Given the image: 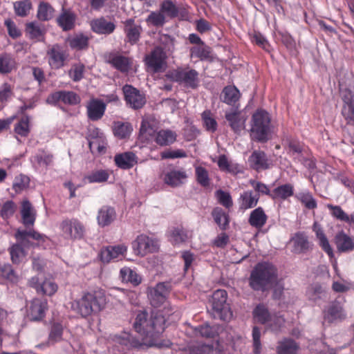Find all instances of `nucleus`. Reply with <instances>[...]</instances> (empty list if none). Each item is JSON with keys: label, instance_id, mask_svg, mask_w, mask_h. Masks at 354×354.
Instances as JSON below:
<instances>
[{"label": "nucleus", "instance_id": "nucleus-1", "mask_svg": "<svg viewBox=\"0 0 354 354\" xmlns=\"http://www.w3.org/2000/svg\"><path fill=\"white\" fill-rule=\"evenodd\" d=\"M166 320L165 315L160 310L152 311L150 317L146 310H138L133 327L149 346H157L158 339L166 328Z\"/></svg>", "mask_w": 354, "mask_h": 354}, {"label": "nucleus", "instance_id": "nucleus-2", "mask_svg": "<svg viewBox=\"0 0 354 354\" xmlns=\"http://www.w3.org/2000/svg\"><path fill=\"white\" fill-rule=\"evenodd\" d=\"M15 238L17 243L12 244L8 251L12 263L17 265L26 258V252L24 246L46 249L50 241L47 236L34 229L27 230L19 228L15 232Z\"/></svg>", "mask_w": 354, "mask_h": 354}, {"label": "nucleus", "instance_id": "nucleus-3", "mask_svg": "<svg viewBox=\"0 0 354 354\" xmlns=\"http://www.w3.org/2000/svg\"><path fill=\"white\" fill-rule=\"evenodd\" d=\"M277 269L268 261L259 262L250 272L249 286L254 291L264 292L276 280Z\"/></svg>", "mask_w": 354, "mask_h": 354}, {"label": "nucleus", "instance_id": "nucleus-4", "mask_svg": "<svg viewBox=\"0 0 354 354\" xmlns=\"http://www.w3.org/2000/svg\"><path fill=\"white\" fill-rule=\"evenodd\" d=\"M250 138L258 143H266L271 136V118L269 113L258 109L252 115L250 120Z\"/></svg>", "mask_w": 354, "mask_h": 354}, {"label": "nucleus", "instance_id": "nucleus-5", "mask_svg": "<svg viewBox=\"0 0 354 354\" xmlns=\"http://www.w3.org/2000/svg\"><path fill=\"white\" fill-rule=\"evenodd\" d=\"M104 305L105 297L103 295L97 292H87L81 298L73 301L71 308L73 311L86 318L100 312Z\"/></svg>", "mask_w": 354, "mask_h": 354}, {"label": "nucleus", "instance_id": "nucleus-6", "mask_svg": "<svg viewBox=\"0 0 354 354\" xmlns=\"http://www.w3.org/2000/svg\"><path fill=\"white\" fill-rule=\"evenodd\" d=\"M198 76V72L189 67H179L172 71L170 74L167 75V77L173 82L192 89H196L198 87L200 82Z\"/></svg>", "mask_w": 354, "mask_h": 354}, {"label": "nucleus", "instance_id": "nucleus-7", "mask_svg": "<svg viewBox=\"0 0 354 354\" xmlns=\"http://www.w3.org/2000/svg\"><path fill=\"white\" fill-rule=\"evenodd\" d=\"M339 95L343 102L341 114L346 124L354 127V85L341 86Z\"/></svg>", "mask_w": 354, "mask_h": 354}, {"label": "nucleus", "instance_id": "nucleus-8", "mask_svg": "<svg viewBox=\"0 0 354 354\" xmlns=\"http://www.w3.org/2000/svg\"><path fill=\"white\" fill-rule=\"evenodd\" d=\"M167 54L160 46H155L144 58L145 65L148 72L162 73L167 68Z\"/></svg>", "mask_w": 354, "mask_h": 354}, {"label": "nucleus", "instance_id": "nucleus-9", "mask_svg": "<svg viewBox=\"0 0 354 354\" xmlns=\"http://www.w3.org/2000/svg\"><path fill=\"white\" fill-rule=\"evenodd\" d=\"M227 293L226 290L218 289L214 292L212 298V316L214 319L226 321L232 316L227 304Z\"/></svg>", "mask_w": 354, "mask_h": 354}, {"label": "nucleus", "instance_id": "nucleus-10", "mask_svg": "<svg viewBox=\"0 0 354 354\" xmlns=\"http://www.w3.org/2000/svg\"><path fill=\"white\" fill-rule=\"evenodd\" d=\"M60 229L65 237L71 240H80L85 233L84 224L75 218L63 220L60 223Z\"/></svg>", "mask_w": 354, "mask_h": 354}, {"label": "nucleus", "instance_id": "nucleus-11", "mask_svg": "<svg viewBox=\"0 0 354 354\" xmlns=\"http://www.w3.org/2000/svg\"><path fill=\"white\" fill-rule=\"evenodd\" d=\"M124 100L127 105L134 110L143 107L146 103L145 95L140 91L131 85L126 84L122 88Z\"/></svg>", "mask_w": 354, "mask_h": 354}, {"label": "nucleus", "instance_id": "nucleus-12", "mask_svg": "<svg viewBox=\"0 0 354 354\" xmlns=\"http://www.w3.org/2000/svg\"><path fill=\"white\" fill-rule=\"evenodd\" d=\"M290 241L292 243V252L297 254H307L312 251L314 247V244L309 241L308 236L304 231L295 232Z\"/></svg>", "mask_w": 354, "mask_h": 354}, {"label": "nucleus", "instance_id": "nucleus-13", "mask_svg": "<svg viewBox=\"0 0 354 354\" xmlns=\"http://www.w3.org/2000/svg\"><path fill=\"white\" fill-rule=\"evenodd\" d=\"M47 57L52 68L60 69L65 65L68 54L59 44H56L48 50Z\"/></svg>", "mask_w": 354, "mask_h": 354}, {"label": "nucleus", "instance_id": "nucleus-14", "mask_svg": "<svg viewBox=\"0 0 354 354\" xmlns=\"http://www.w3.org/2000/svg\"><path fill=\"white\" fill-rule=\"evenodd\" d=\"M127 247L124 244L108 245L100 250L99 257L102 262L109 263L111 260L121 259L124 257Z\"/></svg>", "mask_w": 354, "mask_h": 354}, {"label": "nucleus", "instance_id": "nucleus-15", "mask_svg": "<svg viewBox=\"0 0 354 354\" xmlns=\"http://www.w3.org/2000/svg\"><path fill=\"white\" fill-rule=\"evenodd\" d=\"M53 161V156L44 149H39L37 152L30 156V162L37 171H46Z\"/></svg>", "mask_w": 354, "mask_h": 354}, {"label": "nucleus", "instance_id": "nucleus-16", "mask_svg": "<svg viewBox=\"0 0 354 354\" xmlns=\"http://www.w3.org/2000/svg\"><path fill=\"white\" fill-rule=\"evenodd\" d=\"M133 252L136 255L144 256L155 251L153 239L145 234H140L131 243Z\"/></svg>", "mask_w": 354, "mask_h": 354}, {"label": "nucleus", "instance_id": "nucleus-17", "mask_svg": "<svg viewBox=\"0 0 354 354\" xmlns=\"http://www.w3.org/2000/svg\"><path fill=\"white\" fill-rule=\"evenodd\" d=\"M248 162L250 167L257 171L266 170L271 165L267 154L261 150H254L249 156Z\"/></svg>", "mask_w": 354, "mask_h": 354}, {"label": "nucleus", "instance_id": "nucleus-18", "mask_svg": "<svg viewBox=\"0 0 354 354\" xmlns=\"http://www.w3.org/2000/svg\"><path fill=\"white\" fill-rule=\"evenodd\" d=\"M48 303L46 299H33L28 310V315L32 321H40L45 317Z\"/></svg>", "mask_w": 354, "mask_h": 354}, {"label": "nucleus", "instance_id": "nucleus-19", "mask_svg": "<svg viewBox=\"0 0 354 354\" xmlns=\"http://www.w3.org/2000/svg\"><path fill=\"white\" fill-rule=\"evenodd\" d=\"M312 230L315 233L318 244L324 251L330 259L334 258V252L328 239L324 232V230L320 223L315 221L312 225Z\"/></svg>", "mask_w": 354, "mask_h": 354}, {"label": "nucleus", "instance_id": "nucleus-20", "mask_svg": "<svg viewBox=\"0 0 354 354\" xmlns=\"http://www.w3.org/2000/svg\"><path fill=\"white\" fill-rule=\"evenodd\" d=\"M140 25L135 24V20L133 18L127 19L124 22V32L126 35L127 41L131 45H135L140 40L142 32Z\"/></svg>", "mask_w": 354, "mask_h": 354}, {"label": "nucleus", "instance_id": "nucleus-21", "mask_svg": "<svg viewBox=\"0 0 354 354\" xmlns=\"http://www.w3.org/2000/svg\"><path fill=\"white\" fill-rule=\"evenodd\" d=\"M90 26L93 32L104 35H111L116 28L113 22L107 21L104 17L91 20Z\"/></svg>", "mask_w": 354, "mask_h": 354}, {"label": "nucleus", "instance_id": "nucleus-22", "mask_svg": "<svg viewBox=\"0 0 354 354\" xmlns=\"http://www.w3.org/2000/svg\"><path fill=\"white\" fill-rule=\"evenodd\" d=\"M106 62L122 73L128 72L131 66V61L129 57L116 53H110L106 57Z\"/></svg>", "mask_w": 354, "mask_h": 354}, {"label": "nucleus", "instance_id": "nucleus-23", "mask_svg": "<svg viewBox=\"0 0 354 354\" xmlns=\"http://www.w3.org/2000/svg\"><path fill=\"white\" fill-rule=\"evenodd\" d=\"M334 241L339 253H347L354 250V238L346 234L343 230L336 234Z\"/></svg>", "mask_w": 354, "mask_h": 354}, {"label": "nucleus", "instance_id": "nucleus-24", "mask_svg": "<svg viewBox=\"0 0 354 354\" xmlns=\"http://www.w3.org/2000/svg\"><path fill=\"white\" fill-rule=\"evenodd\" d=\"M114 341L122 346L124 351H129L134 348H140L143 344L138 338L130 334L129 333H123L121 335H115Z\"/></svg>", "mask_w": 354, "mask_h": 354}, {"label": "nucleus", "instance_id": "nucleus-25", "mask_svg": "<svg viewBox=\"0 0 354 354\" xmlns=\"http://www.w3.org/2000/svg\"><path fill=\"white\" fill-rule=\"evenodd\" d=\"M116 216L117 214L114 207L103 205L97 212V224L101 227L109 226L115 220Z\"/></svg>", "mask_w": 354, "mask_h": 354}, {"label": "nucleus", "instance_id": "nucleus-26", "mask_svg": "<svg viewBox=\"0 0 354 354\" xmlns=\"http://www.w3.org/2000/svg\"><path fill=\"white\" fill-rule=\"evenodd\" d=\"M75 20L76 15L71 10L62 8V12L56 21L63 31H69L75 28Z\"/></svg>", "mask_w": 354, "mask_h": 354}, {"label": "nucleus", "instance_id": "nucleus-27", "mask_svg": "<svg viewBox=\"0 0 354 354\" xmlns=\"http://www.w3.org/2000/svg\"><path fill=\"white\" fill-rule=\"evenodd\" d=\"M87 116L91 121H97L104 115L106 111V104L102 100L93 99L88 104Z\"/></svg>", "mask_w": 354, "mask_h": 354}, {"label": "nucleus", "instance_id": "nucleus-28", "mask_svg": "<svg viewBox=\"0 0 354 354\" xmlns=\"http://www.w3.org/2000/svg\"><path fill=\"white\" fill-rule=\"evenodd\" d=\"M25 32L30 39L42 41L44 39L46 30L44 24L33 21L26 24Z\"/></svg>", "mask_w": 354, "mask_h": 354}, {"label": "nucleus", "instance_id": "nucleus-29", "mask_svg": "<svg viewBox=\"0 0 354 354\" xmlns=\"http://www.w3.org/2000/svg\"><path fill=\"white\" fill-rule=\"evenodd\" d=\"M138 158L132 151H126L115 156L114 160L116 166L122 169H129L137 164Z\"/></svg>", "mask_w": 354, "mask_h": 354}, {"label": "nucleus", "instance_id": "nucleus-30", "mask_svg": "<svg viewBox=\"0 0 354 354\" xmlns=\"http://www.w3.org/2000/svg\"><path fill=\"white\" fill-rule=\"evenodd\" d=\"M21 223L28 229L32 227L36 220L35 210L28 200H24L21 203Z\"/></svg>", "mask_w": 354, "mask_h": 354}, {"label": "nucleus", "instance_id": "nucleus-31", "mask_svg": "<svg viewBox=\"0 0 354 354\" xmlns=\"http://www.w3.org/2000/svg\"><path fill=\"white\" fill-rule=\"evenodd\" d=\"M260 195L254 194L252 190L244 191L239 198V209L245 211L256 207Z\"/></svg>", "mask_w": 354, "mask_h": 354}, {"label": "nucleus", "instance_id": "nucleus-32", "mask_svg": "<svg viewBox=\"0 0 354 354\" xmlns=\"http://www.w3.org/2000/svg\"><path fill=\"white\" fill-rule=\"evenodd\" d=\"M241 97L239 90L235 86H226L223 88L221 100L231 106H234Z\"/></svg>", "mask_w": 354, "mask_h": 354}, {"label": "nucleus", "instance_id": "nucleus-33", "mask_svg": "<svg viewBox=\"0 0 354 354\" xmlns=\"http://www.w3.org/2000/svg\"><path fill=\"white\" fill-rule=\"evenodd\" d=\"M268 216L261 207H258L253 209L248 218L249 224L256 229H261L266 223Z\"/></svg>", "mask_w": 354, "mask_h": 354}, {"label": "nucleus", "instance_id": "nucleus-34", "mask_svg": "<svg viewBox=\"0 0 354 354\" xmlns=\"http://www.w3.org/2000/svg\"><path fill=\"white\" fill-rule=\"evenodd\" d=\"M187 178V176L185 171L173 169L165 175L164 181L167 185L176 187L181 185Z\"/></svg>", "mask_w": 354, "mask_h": 354}, {"label": "nucleus", "instance_id": "nucleus-35", "mask_svg": "<svg viewBox=\"0 0 354 354\" xmlns=\"http://www.w3.org/2000/svg\"><path fill=\"white\" fill-rule=\"evenodd\" d=\"M212 216L220 230L224 231L229 227L230 216L221 207H216L212 211Z\"/></svg>", "mask_w": 354, "mask_h": 354}, {"label": "nucleus", "instance_id": "nucleus-36", "mask_svg": "<svg viewBox=\"0 0 354 354\" xmlns=\"http://www.w3.org/2000/svg\"><path fill=\"white\" fill-rule=\"evenodd\" d=\"M299 345L291 338H283L277 346V354H297Z\"/></svg>", "mask_w": 354, "mask_h": 354}, {"label": "nucleus", "instance_id": "nucleus-37", "mask_svg": "<svg viewBox=\"0 0 354 354\" xmlns=\"http://www.w3.org/2000/svg\"><path fill=\"white\" fill-rule=\"evenodd\" d=\"M55 12L54 8L48 2L40 1L36 17L39 21H48L53 19Z\"/></svg>", "mask_w": 354, "mask_h": 354}, {"label": "nucleus", "instance_id": "nucleus-38", "mask_svg": "<svg viewBox=\"0 0 354 354\" xmlns=\"http://www.w3.org/2000/svg\"><path fill=\"white\" fill-rule=\"evenodd\" d=\"M225 118L228 122L229 126L235 133H239L241 130L242 122L241 119V112L238 110V106L233 109L231 111H225Z\"/></svg>", "mask_w": 354, "mask_h": 354}, {"label": "nucleus", "instance_id": "nucleus-39", "mask_svg": "<svg viewBox=\"0 0 354 354\" xmlns=\"http://www.w3.org/2000/svg\"><path fill=\"white\" fill-rule=\"evenodd\" d=\"M176 132L170 129H161L157 132L155 141L160 146H168L176 140Z\"/></svg>", "mask_w": 354, "mask_h": 354}, {"label": "nucleus", "instance_id": "nucleus-40", "mask_svg": "<svg viewBox=\"0 0 354 354\" xmlns=\"http://www.w3.org/2000/svg\"><path fill=\"white\" fill-rule=\"evenodd\" d=\"M252 315L254 320L261 324L268 323L272 316L268 308L263 304H259L256 306L253 309Z\"/></svg>", "mask_w": 354, "mask_h": 354}, {"label": "nucleus", "instance_id": "nucleus-41", "mask_svg": "<svg viewBox=\"0 0 354 354\" xmlns=\"http://www.w3.org/2000/svg\"><path fill=\"white\" fill-rule=\"evenodd\" d=\"M68 44L72 49L82 50L87 49L89 44V38L83 33L75 34L68 38Z\"/></svg>", "mask_w": 354, "mask_h": 354}, {"label": "nucleus", "instance_id": "nucleus-42", "mask_svg": "<svg viewBox=\"0 0 354 354\" xmlns=\"http://www.w3.org/2000/svg\"><path fill=\"white\" fill-rule=\"evenodd\" d=\"M295 197L308 209H315L317 207V201L308 189L297 193Z\"/></svg>", "mask_w": 354, "mask_h": 354}, {"label": "nucleus", "instance_id": "nucleus-43", "mask_svg": "<svg viewBox=\"0 0 354 354\" xmlns=\"http://www.w3.org/2000/svg\"><path fill=\"white\" fill-rule=\"evenodd\" d=\"M294 187L290 183L281 185L274 188L272 192L270 198L272 199L280 198L286 200L288 198L293 196Z\"/></svg>", "mask_w": 354, "mask_h": 354}, {"label": "nucleus", "instance_id": "nucleus-44", "mask_svg": "<svg viewBox=\"0 0 354 354\" xmlns=\"http://www.w3.org/2000/svg\"><path fill=\"white\" fill-rule=\"evenodd\" d=\"M120 277L122 281L130 283L133 286H137L141 283L139 274L129 268H122L120 271Z\"/></svg>", "mask_w": 354, "mask_h": 354}, {"label": "nucleus", "instance_id": "nucleus-45", "mask_svg": "<svg viewBox=\"0 0 354 354\" xmlns=\"http://www.w3.org/2000/svg\"><path fill=\"white\" fill-rule=\"evenodd\" d=\"M15 66V60L10 54H0V74L6 75L11 73Z\"/></svg>", "mask_w": 354, "mask_h": 354}, {"label": "nucleus", "instance_id": "nucleus-46", "mask_svg": "<svg viewBox=\"0 0 354 354\" xmlns=\"http://www.w3.org/2000/svg\"><path fill=\"white\" fill-rule=\"evenodd\" d=\"M192 57L198 58L201 61L207 60L211 57V48L205 44L192 46L190 48Z\"/></svg>", "mask_w": 354, "mask_h": 354}, {"label": "nucleus", "instance_id": "nucleus-47", "mask_svg": "<svg viewBox=\"0 0 354 354\" xmlns=\"http://www.w3.org/2000/svg\"><path fill=\"white\" fill-rule=\"evenodd\" d=\"M114 136L120 139H124L129 137L132 131V125L129 122H115L113 126Z\"/></svg>", "mask_w": 354, "mask_h": 354}, {"label": "nucleus", "instance_id": "nucleus-48", "mask_svg": "<svg viewBox=\"0 0 354 354\" xmlns=\"http://www.w3.org/2000/svg\"><path fill=\"white\" fill-rule=\"evenodd\" d=\"M15 14L20 17H26L32 9V3L30 0L17 1L13 3Z\"/></svg>", "mask_w": 354, "mask_h": 354}, {"label": "nucleus", "instance_id": "nucleus-49", "mask_svg": "<svg viewBox=\"0 0 354 354\" xmlns=\"http://www.w3.org/2000/svg\"><path fill=\"white\" fill-rule=\"evenodd\" d=\"M162 13L170 19H174L179 15V9L171 0H163L160 6Z\"/></svg>", "mask_w": 354, "mask_h": 354}, {"label": "nucleus", "instance_id": "nucleus-50", "mask_svg": "<svg viewBox=\"0 0 354 354\" xmlns=\"http://www.w3.org/2000/svg\"><path fill=\"white\" fill-rule=\"evenodd\" d=\"M109 174L107 171L99 169L93 171L89 174L84 176V180L88 183H100L107 181Z\"/></svg>", "mask_w": 354, "mask_h": 354}, {"label": "nucleus", "instance_id": "nucleus-51", "mask_svg": "<svg viewBox=\"0 0 354 354\" xmlns=\"http://www.w3.org/2000/svg\"><path fill=\"white\" fill-rule=\"evenodd\" d=\"M15 132L21 137H27L30 133V117L23 115L15 125Z\"/></svg>", "mask_w": 354, "mask_h": 354}, {"label": "nucleus", "instance_id": "nucleus-52", "mask_svg": "<svg viewBox=\"0 0 354 354\" xmlns=\"http://www.w3.org/2000/svg\"><path fill=\"white\" fill-rule=\"evenodd\" d=\"M342 307L337 304H331L327 310H324V319L330 323L342 318Z\"/></svg>", "mask_w": 354, "mask_h": 354}, {"label": "nucleus", "instance_id": "nucleus-53", "mask_svg": "<svg viewBox=\"0 0 354 354\" xmlns=\"http://www.w3.org/2000/svg\"><path fill=\"white\" fill-rule=\"evenodd\" d=\"M307 295L310 300L317 302L319 299L325 298L326 293L320 284L314 283L308 289Z\"/></svg>", "mask_w": 354, "mask_h": 354}, {"label": "nucleus", "instance_id": "nucleus-54", "mask_svg": "<svg viewBox=\"0 0 354 354\" xmlns=\"http://www.w3.org/2000/svg\"><path fill=\"white\" fill-rule=\"evenodd\" d=\"M170 237L171 241L174 244H179L185 242L188 239L189 234L187 230L183 227H176L171 231Z\"/></svg>", "mask_w": 354, "mask_h": 354}, {"label": "nucleus", "instance_id": "nucleus-55", "mask_svg": "<svg viewBox=\"0 0 354 354\" xmlns=\"http://www.w3.org/2000/svg\"><path fill=\"white\" fill-rule=\"evenodd\" d=\"M203 127L206 131L214 133L217 130L218 123L216 120L211 116L210 111H204L201 114Z\"/></svg>", "mask_w": 354, "mask_h": 354}, {"label": "nucleus", "instance_id": "nucleus-56", "mask_svg": "<svg viewBox=\"0 0 354 354\" xmlns=\"http://www.w3.org/2000/svg\"><path fill=\"white\" fill-rule=\"evenodd\" d=\"M85 66L82 63L73 64L68 71L69 77L75 82H78L84 78Z\"/></svg>", "mask_w": 354, "mask_h": 354}, {"label": "nucleus", "instance_id": "nucleus-57", "mask_svg": "<svg viewBox=\"0 0 354 354\" xmlns=\"http://www.w3.org/2000/svg\"><path fill=\"white\" fill-rule=\"evenodd\" d=\"M64 327L59 322H54L50 326L48 339L53 342H58L62 339Z\"/></svg>", "mask_w": 354, "mask_h": 354}, {"label": "nucleus", "instance_id": "nucleus-58", "mask_svg": "<svg viewBox=\"0 0 354 354\" xmlns=\"http://www.w3.org/2000/svg\"><path fill=\"white\" fill-rule=\"evenodd\" d=\"M146 21L156 27H162L166 23L165 16L159 11H152L148 15Z\"/></svg>", "mask_w": 354, "mask_h": 354}, {"label": "nucleus", "instance_id": "nucleus-59", "mask_svg": "<svg viewBox=\"0 0 354 354\" xmlns=\"http://www.w3.org/2000/svg\"><path fill=\"white\" fill-rule=\"evenodd\" d=\"M80 95L73 91L62 90V103L69 106H75L80 103Z\"/></svg>", "mask_w": 354, "mask_h": 354}, {"label": "nucleus", "instance_id": "nucleus-60", "mask_svg": "<svg viewBox=\"0 0 354 354\" xmlns=\"http://www.w3.org/2000/svg\"><path fill=\"white\" fill-rule=\"evenodd\" d=\"M30 184V178L24 174H20L15 178L12 189L19 193L26 189Z\"/></svg>", "mask_w": 354, "mask_h": 354}, {"label": "nucleus", "instance_id": "nucleus-61", "mask_svg": "<svg viewBox=\"0 0 354 354\" xmlns=\"http://www.w3.org/2000/svg\"><path fill=\"white\" fill-rule=\"evenodd\" d=\"M215 196L218 202L225 208H230L233 205V201L230 194L222 189H218L215 192Z\"/></svg>", "mask_w": 354, "mask_h": 354}, {"label": "nucleus", "instance_id": "nucleus-62", "mask_svg": "<svg viewBox=\"0 0 354 354\" xmlns=\"http://www.w3.org/2000/svg\"><path fill=\"white\" fill-rule=\"evenodd\" d=\"M326 207L330 210V214L334 218L342 222L348 220V214L339 205L328 203L326 205Z\"/></svg>", "mask_w": 354, "mask_h": 354}, {"label": "nucleus", "instance_id": "nucleus-63", "mask_svg": "<svg viewBox=\"0 0 354 354\" xmlns=\"http://www.w3.org/2000/svg\"><path fill=\"white\" fill-rule=\"evenodd\" d=\"M196 180L202 187H206L209 185V178L207 169L202 167L198 166L195 169Z\"/></svg>", "mask_w": 354, "mask_h": 354}, {"label": "nucleus", "instance_id": "nucleus-64", "mask_svg": "<svg viewBox=\"0 0 354 354\" xmlns=\"http://www.w3.org/2000/svg\"><path fill=\"white\" fill-rule=\"evenodd\" d=\"M57 285L51 279H46L41 282L40 288V293L43 295L51 296L54 295L57 290Z\"/></svg>", "mask_w": 354, "mask_h": 354}]
</instances>
